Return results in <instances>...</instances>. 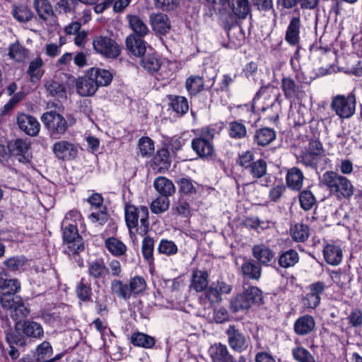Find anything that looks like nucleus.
Wrapping results in <instances>:
<instances>
[{
	"mask_svg": "<svg viewBox=\"0 0 362 362\" xmlns=\"http://www.w3.org/2000/svg\"><path fill=\"white\" fill-rule=\"evenodd\" d=\"M21 288V283L16 279L9 278L5 271L0 272V290H7V292L0 293V305L10 312L13 320L24 318L30 313L22 298L14 296Z\"/></svg>",
	"mask_w": 362,
	"mask_h": 362,
	"instance_id": "obj_1",
	"label": "nucleus"
},
{
	"mask_svg": "<svg viewBox=\"0 0 362 362\" xmlns=\"http://www.w3.org/2000/svg\"><path fill=\"white\" fill-rule=\"evenodd\" d=\"M322 184L329 192L339 199L349 198L354 194L351 182L334 171L325 172L320 178Z\"/></svg>",
	"mask_w": 362,
	"mask_h": 362,
	"instance_id": "obj_2",
	"label": "nucleus"
},
{
	"mask_svg": "<svg viewBox=\"0 0 362 362\" xmlns=\"http://www.w3.org/2000/svg\"><path fill=\"white\" fill-rule=\"evenodd\" d=\"M262 291L256 286H250L231 298L230 307L233 313L245 311L253 305L262 303Z\"/></svg>",
	"mask_w": 362,
	"mask_h": 362,
	"instance_id": "obj_3",
	"label": "nucleus"
},
{
	"mask_svg": "<svg viewBox=\"0 0 362 362\" xmlns=\"http://www.w3.org/2000/svg\"><path fill=\"white\" fill-rule=\"evenodd\" d=\"M146 286L145 279L139 276L132 278L129 284H124L120 280H114L111 283L112 293L123 300H129L132 294L138 295L143 293Z\"/></svg>",
	"mask_w": 362,
	"mask_h": 362,
	"instance_id": "obj_4",
	"label": "nucleus"
},
{
	"mask_svg": "<svg viewBox=\"0 0 362 362\" xmlns=\"http://www.w3.org/2000/svg\"><path fill=\"white\" fill-rule=\"evenodd\" d=\"M41 121L52 136H62L66 133L70 125L74 124L76 119L69 118L68 121L59 113L51 110L43 113Z\"/></svg>",
	"mask_w": 362,
	"mask_h": 362,
	"instance_id": "obj_5",
	"label": "nucleus"
},
{
	"mask_svg": "<svg viewBox=\"0 0 362 362\" xmlns=\"http://www.w3.org/2000/svg\"><path fill=\"white\" fill-rule=\"evenodd\" d=\"M148 210L146 206L136 208L133 205L125 207V219L129 229L137 226L141 235H146L148 231Z\"/></svg>",
	"mask_w": 362,
	"mask_h": 362,
	"instance_id": "obj_6",
	"label": "nucleus"
},
{
	"mask_svg": "<svg viewBox=\"0 0 362 362\" xmlns=\"http://www.w3.org/2000/svg\"><path fill=\"white\" fill-rule=\"evenodd\" d=\"M331 109L341 119H349L356 112V98L352 92L347 95H337L332 98L330 104Z\"/></svg>",
	"mask_w": 362,
	"mask_h": 362,
	"instance_id": "obj_7",
	"label": "nucleus"
},
{
	"mask_svg": "<svg viewBox=\"0 0 362 362\" xmlns=\"http://www.w3.org/2000/svg\"><path fill=\"white\" fill-rule=\"evenodd\" d=\"M215 129L204 127L198 137L192 141V148L200 157H209L214 154Z\"/></svg>",
	"mask_w": 362,
	"mask_h": 362,
	"instance_id": "obj_8",
	"label": "nucleus"
},
{
	"mask_svg": "<svg viewBox=\"0 0 362 362\" xmlns=\"http://www.w3.org/2000/svg\"><path fill=\"white\" fill-rule=\"evenodd\" d=\"M232 291V286L223 281L212 283L206 288L204 294L199 297L200 303L206 307H211L213 304L221 301L223 294H228Z\"/></svg>",
	"mask_w": 362,
	"mask_h": 362,
	"instance_id": "obj_9",
	"label": "nucleus"
},
{
	"mask_svg": "<svg viewBox=\"0 0 362 362\" xmlns=\"http://www.w3.org/2000/svg\"><path fill=\"white\" fill-rule=\"evenodd\" d=\"M63 226L66 252L69 255L78 254L83 250L84 245L81 237L78 235L76 226L72 223H67Z\"/></svg>",
	"mask_w": 362,
	"mask_h": 362,
	"instance_id": "obj_10",
	"label": "nucleus"
},
{
	"mask_svg": "<svg viewBox=\"0 0 362 362\" xmlns=\"http://www.w3.org/2000/svg\"><path fill=\"white\" fill-rule=\"evenodd\" d=\"M93 47L95 52L108 59H116L121 52L119 44L107 36H97L93 40Z\"/></svg>",
	"mask_w": 362,
	"mask_h": 362,
	"instance_id": "obj_11",
	"label": "nucleus"
},
{
	"mask_svg": "<svg viewBox=\"0 0 362 362\" xmlns=\"http://www.w3.org/2000/svg\"><path fill=\"white\" fill-rule=\"evenodd\" d=\"M65 76L67 77L66 86L68 88H71L75 86L77 93L81 96L93 95L98 89L97 86L98 83H95V81H94L93 76H91L89 70L84 76L77 79L72 76L65 75Z\"/></svg>",
	"mask_w": 362,
	"mask_h": 362,
	"instance_id": "obj_12",
	"label": "nucleus"
},
{
	"mask_svg": "<svg viewBox=\"0 0 362 362\" xmlns=\"http://www.w3.org/2000/svg\"><path fill=\"white\" fill-rule=\"evenodd\" d=\"M322 159H327L322 144L320 141L314 140L309 143L308 149L300 156L299 162L306 167L317 168Z\"/></svg>",
	"mask_w": 362,
	"mask_h": 362,
	"instance_id": "obj_13",
	"label": "nucleus"
},
{
	"mask_svg": "<svg viewBox=\"0 0 362 362\" xmlns=\"http://www.w3.org/2000/svg\"><path fill=\"white\" fill-rule=\"evenodd\" d=\"M15 328L19 335L30 339H41L45 334L42 325L31 320H19Z\"/></svg>",
	"mask_w": 362,
	"mask_h": 362,
	"instance_id": "obj_14",
	"label": "nucleus"
},
{
	"mask_svg": "<svg viewBox=\"0 0 362 362\" xmlns=\"http://www.w3.org/2000/svg\"><path fill=\"white\" fill-rule=\"evenodd\" d=\"M228 343L235 351L241 353L247 349L249 345V337H247L235 325H229L226 330Z\"/></svg>",
	"mask_w": 362,
	"mask_h": 362,
	"instance_id": "obj_15",
	"label": "nucleus"
},
{
	"mask_svg": "<svg viewBox=\"0 0 362 362\" xmlns=\"http://www.w3.org/2000/svg\"><path fill=\"white\" fill-rule=\"evenodd\" d=\"M52 149L55 156L62 160H74L77 157L78 153V146L66 140L55 142Z\"/></svg>",
	"mask_w": 362,
	"mask_h": 362,
	"instance_id": "obj_16",
	"label": "nucleus"
},
{
	"mask_svg": "<svg viewBox=\"0 0 362 362\" xmlns=\"http://www.w3.org/2000/svg\"><path fill=\"white\" fill-rule=\"evenodd\" d=\"M16 123L18 128L25 134L36 136L40 130V124L37 119L30 115L21 113L17 115Z\"/></svg>",
	"mask_w": 362,
	"mask_h": 362,
	"instance_id": "obj_17",
	"label": "nucleus"
},
{
	"mask_svg": "<svg viewBox=\"0 0 362 362\" xmlns=\"http://www.w3.org/2000/svg\"><path fill=\"white\" fill-rule=\"evenodd\" d=\"M325 285L322 281L313 283L309 286V293L303 298L302 303L306 308L314 309L320 303V296L324 292Z\"/></svg>",
	"mask_w": 362,
	"mask_h": 362,
	"instance_id": "obj_18",
	"label": "nucleus"
},
{
	"mask_svg": "<svg viewBox=\"0 0 362 362\" xmlns=\"http://www.w3.org/2000/svg\"><path fill=\"white\" fill-rule=\"evenodd\" d=\"M149 23L152 30L158 35H166L171 30L169 17L163 13H153L149 16Z\"/></svg>",
	"mask_w": 362,
	"mask_h": 362,
	"instance_id": "obj_19",
	"label": "nucleus"
},
{
	"mask_svg": "<svg viewBox=\"0 0 362 362\" xmlns=\"http://www.w3.org/2000/svg\"><path fill=\"white\" fill-rule=\"evenodd\" d=\"M30 143L26 140L16 139L11 146V153L18 157V160L22 163H28L30 160Z\"/></svg>",
	"mask_w": 362,
	"mask_h": 362,
	"instance_id": "obj_20",
	"label": "nucleus"
},
{
	"mask_svg": "<svg viewBox=\"0 0 362 362\" xmlns=\"http://www.w3.org/2000/svg\"><path fill=\"white\" fill-rule=\"evenodd\" d=\"M209 354L212 362H235L226 345L221 343L211 345L209 349Z\"/></svg>",
	"mask_w": 362,
	"mask_h": 362,
	"instance_id": "obj_21",
	"label": "nucleus"
},
{
	"mask_svg": "<svg viewBox=\"0 0 362 362\" xmlns=\"http://www.w3.org/2000/svg\"><path fill=\"white\" fill-rule=\"evenodd\" d=\"M315 327V320L310 315L299 317L293 324V330L298 335L304 336L312 332Z\"/></svg>",
	"mask_w": 362,
	"mask_h": 362,
	"instance_id": "obj_22",
	"label": "nucleus"
},
{
	"mask_svg": "<svg viewBox=\"0 0 362 362\" xmlns=\"http://www.w3.org/2000/svg\"><path fill=\"white\" fill-rule=\"evenodd\" d=\"M141 37L131 34L127 37L125 40L127 50L139 57H143L146 51V43Z\"/></svg>",
	"mask_w": 362,
	"mask_h": 362,
	"instance_id": "obj_23",
	"label": "nucleus"
},
{
	"mask_svg": "<svg viewBox=\"0 0 362 362\" xmlns=\"http://www.w3.org/2000/svg\"><path fill=\"white\" fill-rule=\"evenodd\" d=\"M301 20L299 16L291 18L287 27L285 40L291 45H296L299 42Z\"/></svg>",
	"mask_w": 362,
	"mask_h": 362,
	"instance_id": "obj_24",
	"label": "nucleus"
},
{
	"mask_svg": "<svg viewBox=\"0 0 362 362\" xmlns=\"http://www.w3.org/2000/svg\"><path fill=\"white\" fill-rule=\"evenodd\" d=\"M284 96L288 99H299L303 94L301 86L290 77H284L281 84Z\"/></svg>",
	"mask_w": 362,
	"mask_h": 362,
	"instance_id": "obj_25",
	"label": "nucleus"
},
{
	"mask_svg": "<svg viewBox=\"0 0 362 362\" xmlns=\"http://www.w3.org/2000/svg\"><path fill=\"white\" fill-rule=\"evenodd\" d=\"M323 255L326 262L333 266L339 264L343 258L342 250L336 244H327L324 247Z\"/></svg>",
	"mask_w": 362,
	"mask_h": 362,
	"instance_id": "obj_26",
	"label": "nucleus"
},
{
	"mask_svg": "<svg viewBox=\"0 0 362 362\" xmlns=\"http://www.w3.org/2000/svg\"><path fill=\"white\" fill-rule=\"evenodd\" d=\"M279 95L278 90L274 88H268L264 90L261 94V95L256 96L254 98V104L253 107L257 103H262L264 100L267 99V96H269V99L267 106H263L262 107V111H266L270 107L271 108H279V105H276V100L278 98V95Z\"/></svg>",
	"mask_w": 362,
	"mask_h": 362,
	"instance_id": "obj_27",
	"label": "nucleus"
},
{
	"mask_svg": "<svg viewBox=\"0 0 362 362\" xmlns=\"http://www.w3.org/2000/svg\"><path fill=\"white\" fill-rule=\"evenodd\" d=\"M209 274L206 271L196 269L192 274L190 288L197 292L204 291L209 284Z\"/></svg>",
	"mask_w": 362,
	"mask_h": 362,
	"instance_id": "obj_28",
	"label": "nucleus"
},
{
	"mask_svg": "<svg viewBox=\"0 0 362 362\" xmlns=\"http://www.w3.org/2000/svg\"><path fill=\"white\" fill-rule=\"evenodd\" d=\"M303 173L299 168L293 167L288 170L286 181L290 189L300 190L303 186Z\"/></svg>",
	"mask_w": 362,
	"mask_h": 362,
	"instance_id": "obj_29",
	"label": "nucleus"
},
{
	"mask_svg": "<svg viewBox=\"0 0 362 362\" xmlns=\"http://www.w3.org/2000/svg\"><path fill=\"white\" fill-rule=\"evenodd\" d=\"M170 153L167 149L163 148L157 151L152 163L153 170L158 173L167 170L170 166Z\"/></svg>",
	"mask_w": 362,
	"mask_h": 362,
	"instance_id": "obj_30",
	"label": "nucleus"
},
{
	"mask_svg": "<svg viewBox=\"0 0 362 362\" xmlns=\"http://www.w3.org/2000/svg\"><path fill=\"white\" fill-rule=\"evenodd\" d=\"M33 7L38 17L43 21H47L54 14L52 6L48 0H34Z\"/></svg>",
	"mask_w": 362,
	"mask_h": 362,
	"instance_id": "obj_31",
	"label": "nucleus"
},
{
	"mask_svg": "<svg viewBox=\"0 0 362 362\" xmlns=\"http://www.w3.org/2000/svg\"><path fill=\"white\" fill-rule=\"evenodd\" d=\"M91 76H93L98 88L100 86H107L110 85L113 78V74L106 69L100 68H90L89 69Z\"/></svg>",
	"mask_w": 362,
	"mask_h": 362,
	"instance_id": "obj_32",
	"label": "nucleus"
},
{
	"mask_svg": "<svg viewBox=\"0 0 362 362\" xmlns=\"http://www.w3.org/2000/svg\"><path fill=\"white\" fill-rule=\"evenodd\" d=\"M153 186L160 194L165 197L171 196L175 191V187L173 182L162 176L155 179Z\"/></svg>",
	"mask_w": 362,
	"mask_h": 362,
	"instance_id": "obj_33",
	"label": "nucleus"
},
{
	"mask_svg": "<svg viewBox=\"0 0 362 362\" xmlns=\"http://www.w3.org/2000/svg\"><path fill=\"white\" fill-rule=\"evenodd\" d=\"M254 257L263 264H267L274 258V253L271 249L261 244L255 245L252 248Z\"/></svg>",
	"mask_w": 362,
	"mask_h": 362,
	"instance_id": "obj_34",
	"label": "nucleus"
},
{
	"mask_svg": "<svg viewBox=\"0 0 362 362\" xmlns=\"http://www.w3.org/2000/svg\"><path fill=\"white\" fill-rule=\"evenodd\" d=\"M254 138L257 145L267 146L276 139V132L271 128H262L256 131Z\"/></svg>",
	"mask_w": 362,
	"mask_h": 362,
	"instance_id": "obj_35",
	"label": "nucleus"
},
{
	"mask_svg": "<svg viewBox=\"0 0 362 362\" xmlns=\"http://www.w3.org/2000/svg\"><path fill=\"white\" fill-rule=\"evenodd\" d=\"M127 19L129 26L134 31V35L138 37H144L148 33L149 30L148 26L139 16L135 15H129L127 16Z\"/></svg>",
	"mask_w": 362,
	"mask_h": 362,
	"instance_id": "obj_36",
	"label": "nucleus"
},
{
	"mask_svg": "<svg viewBox=\"0 0 362 362\" xmlns=\"http://www.w3.org/2000/svg\"><path fill=\"white\" fill-rule=\"evenodd\" d=\"M47 92L51 96L63 97L66 93V88L64 84L59 82L57 76L54 78L47 80L45 84Z\"/></svg>",
	"mask_w": 362,
	"mask_h": 362,
	"instance_id": "obj_37",
	"label": "nucleus"
},
{
	"mask_svg": "<svg viewBox=\"0 0 362 362\" xmlns=\"http://www.w3.org/2000/svg\"><path fill=\"white\" fill-rule=\"evenodd\" d=\"M106 249L114 256H122L127 251V246L119 239L111 237L105 241Z\"/></svg>",
	"mask_w": 362,
	"mask_h": 362,
	"instance_id": "obj_38",
	"label": "nucleus"
},
{
	"mask_svg": "<svg viewBox=\"0 0 362 362\" xmlns=\"http://www.w3.org/2000/svg\"><path fill=\"white\" fill-rule=\"evenodd\" d=\"M227 129L228 135L232 139H243L247 136V128L240 120L229 122Z\"/></svg>",
	"mask_w": 362,
	"mask_h": 362,
	"instance_id": "obj_39",
	"label": "nucleus"
},
{
	"mask_svg": "<svg viewBox=\"0 0 362 362\" xmlns=\"http://www.w3.org/2000/svg\"><path fill=\"white\" fill-rule=\"evenodd\" d=\"M169 105L179 115H183L189 110L188 102L186 98L178 95L169 96Z\"/></svg>",
	"mask_w": 362,
	"mask_h": 362,
	"instance_id": "obj_40",
	"label": "nucleus"
},
{
	"mask_svg": "<svg viewBox=\"0 0 362 362\" xmlns=\"http://www.w3.org/2000/svg\"><path fill=\"white\" fill-rule=\"evenodd\" d=\"M241 271L244 276L250 279H259L261 276V267L251 260L243 264Z\"/></svg>",
	"mask_w": 362,
	"mask_h": 362,
	"instance_id": "obj_41",
	"label": "nucleus"
},
{
	"mask_svg": "<svg viewBox=\"0 0 362 362\" xmlns=\"http://www.w3.org/2000/svg\"><path fill=\"white\" fill-rule=\"evenodd\" d=\"M107 271L103 259H97L88 264V274L95 279L104 278Z\"/></svg>",
	"mask_w": 362,
	"mask_h": 362,
	"instance_id": "obj_42",
	"label": "nucleus"
},
{
	"mask_svg": "<svg viewBox=\"0 0 362 362\" xmlns=\"http://www.w3.org/2000/svg\"><path fill=\"white\" fill-rule=\"evenodd\" d=\"M27 259L24 256H14L7 258L4 262V265L8 271L21 272L26 265Z\"/></svg>",
	"mask_w": 362,
	"mask_h": 362,
	"instance_id": "obj_43",
	"label": "nucleus"
},
{
	"mask_svg": "<svg viewBox=\"0 0 362 362\" xmlns=\"http://www.w3.org/2000/svg\"><path fill=\"white\" fill-rule=\"evenodd\" d=\"M131 341L134 345L145 349H150L155 344L153 337L141 332L133 334L131 337Z\"/></svg>",
	"mask_w": 362,
	"mask_h": 362,
	"instance_id": "obj_44",
	"label": "nucleus"
},
{
	"mask_svg": "<svg viewBox=\"0 0 362 362\" xmlns=\"http://www.w3.org/2000/svg\"><path fill=\"white\" fill-rule=\"evenodd\" d=\"M234 14L240 18H245L250 11L248 0H230Z\"/></svg>",
	"mask_w": 362,
	"mask_h": 362,
	"instance_id": "obj_45",
	"label": "nucleus"
},
{
	"mask_svg": "<svg viewBox=\"0 0 362 362\" xmlns=\"http://www.w3.org/2000/svg\"><path fill=\"white\" fill-rule=\"evenodd\" d=\"M299 256L296 251L289 250L279 256V264L284 268L293 267L298 262Z\"/></svg>",
	"mask_w": 362,
	"mask_h": 362,
	"instance_id": "obj_46",
	"label": "nucleus"
},
{
	"mask_svg": "<svg viewBox=\"0 0 362 362\" xmlns=\"http://www.w3.org/2000/svg\"><path fill=\"white\" fill-rule=\"evenodd\" d=\"M8 55L16 62H23L28 57V50L20 43L14 42L8 47Z\"/></svg>",
	"mask_w": 362,
	"mask_h": 362,
	"instance_id": "obj_47",
	"label": "nucleus"
},
{
	"mask_svg": "<svg viewBox=\"0 0 362 362\" xmlns=\"http://www.w3.org/2000/svg\"><path fill=\"white\" fill-rule=\"evenodd\" d=\"M140 64L147 71L153 73L160 68L161 61L156 54H148L141 59Z\"/></svg>",
	"mask_w": 362,
	"mask_h": 362,
	"instance_id": "obj_48",
	"label": "nucleus"
},
{
	"mask_svg": "<svg viewBox=\"0 0 362 362\" xmlns=\"http://www.w3.org/2000/svg\"><path fill=\"white\" fill-rule=\"evenodd\" d=\"M185 87L189 94L196 95L204 88L203 78L199 76H191L187 78Z\"/></svg>",
	"mask_w": 362,
	"mask_h": 362,
	"instance_id": "obj_49",
	"label": "nucleus"
},
{
	"mask_svg": "<svg viewBox=\"0 0 362 362\" xmlns=\"http://www.w3.org/2000/svg\"><path fill=\"white\" fill-rule=\"evenodd\" d=\"M43 61L40 57H36L30 62L28 74L33 81L40 80L42 76L43 71L41 69Z\"/></svg>",
	"mask_w": 362,
	"mask_h": 362,
	"instance_id": "obj_50",
	"label": "nucleus"
},
{
	"mask_svg": "<svg viewBox=\"0 0 362 362\" xmlns=\"http://www.w3.org/2000/svg\"><path fill=\"white\" fill-rule=\"evenodd\" d=\"M13 16L19 22H28L32 19L33 13L26 6L21 5L13 7Z\"/></svg>",
	"mask_w": 362,
	"mask_h": 362,
	"instance_id": "obj_51",
	"label": "nucleus"
},
{
	"mask_svg": "<svg viewBox=\"0 0 362 362\" xmlns=\"http://www.w3.org/2000/svg\"><path fill=\"white\" fill-rule=\"evenodd\" d=\"M292 355L298 362H316L311 353L303 346H297L293 349Z\"/></svg>",
	"mask_w": 362,
	"mask_h": 362,
	"instance_id": "obj_52",
	"label": "nucleus"
},
{
	"mask_svg": "<svg viewBox=\"0 0 362 362\" xmlns=\"http://www.w3.org/2000/svg\"><path fill=\"white\" fill-rule=\"evenodd\" d=\"M153 248L154 241L153 238L145 237L142 242L141 252L144 258L148 261L149 264L153 262Z\"/></svg>",
	"mask_w": 362,
	"mask_h": 362,
	"instance_id": "obj_53",
	"label": "nucleus"
},
{
	"mask_svg": "<svg viewBox=\"0 0 362 362\" xmlns=\"http://www.w3.org/2000/svg\"><path fill=\"white\" fill-rule=\"evenodd\" d=\"M267 163L259 159L254 161L250 167L248 168L249 173L255 178H261L267 173Z\"/></svg>",
	"mask_w": 362,
	"mask_h": 362,
	"instance_id": "obj_54",
	"label": "nucleus"
},
{
	"mask_svg": "<svg viewBox=\"0 0 362 362\" xmlns=\"http://www.w3.org/2000/svg\"><path fill=\"white\" fill-rule=\"evenodd\" d=\"M170 205L168 197L161 196L153 200L151 204V210L153 214H161L168 210Z\"/></svg>",
	"mask_w": 362,
	"mask_h": 362,
	"instance_id": "obj_55",
	"label": "nucleus"
},
{
	"mask_svg": "<svg viewBox=\"0 0 362 362\" xmlns=\"http://www.w3.org/2000/svg\"><path fill=\"white\" fill-rule=\"evenodd\" d=\"M53 354V349L51 344L47 341H44L38 344L35 350L34 355L37 360L50 357Z\"/></svg>",
	"mask_w": 362,
	"mask_h": 362,
	"instance_id": "obj_56",
	"label": "nucleus"
},
{
	"mask_svg": "<svg viewBox=\"0 0 362 362\" xmlns=\"http://www.w3.org/2000/svg\"><path fill=\"white\" fill-rule=\"evenodd\" d=\"M139 148L142 157L150 156L155 150L154 143L149 137H142L139 141Z\"/></svg>",
	"mask_w": 362,
	"mask_h": 362,
	"instance_id": "obj_57",
	"label": "nucleus"
},
{
	"mask_svg": "<svg viewBox=\"0 0 362 362\" xmlns=\"http://www.w3.org/2000/svg\"><path fill=\"white\" fill-rule=\"evenodd\" d=\"M300 206L305 211H308L315 204L316 199L313 193L308 190H304L299 194Z\"/></svg>",
	"mask_w": 362,
	"mask_h": 362,
	"instance_id": "obj_58",
	"label": "nucleus"
},
{
	"mask_svg": "<svg viewBox=\"0 0 362 362\" xmlns=\"http://www.w3.org/2000/svg\"><path fill=\"white\" fill-rule=\"evenodd\" d=\"M291 235L296 241L303 242L309 236L308 227L304 224H296L291 229Z\"/></svg>",
	"mask_w": 362,
	"mask_h": 362,
	"instance_id": "obj_59",
	"label": "nucleus"
},
{
	"mask_svg": "<svg viewBox=\"0 0 362 362\" xmlns=\"http://www.w3.org/2000/svg\"><path fill=\"white\" fill-rule=\"evenodd\" d=\"M177 250L176 244L173 241L166 239H162L158 247V252L166 255H175Z\"/></svg>",
	"mask_w": 362,
	"mask_h": 362,
	"instance_id": "obj_60",
	"label": "nucleus"
},
{
	"mask_svg": "<svg viewBox=\"0 0 362 362\" xmlns=\"http://www.w3.org/2000/svg\"><path fill=\"white\" fill-rule=\"evenodd\" d=\"M76 294L81 300H89L91 296V288L81 281L77 286Z\"/></svg>",
	"mask_w": 362,
	"mask_h": 362,
	"instance_id": "obj_61",
	"label": "nucleus"
},
{
	"mask_svg": "<svg viewBox=\"0 0 362 362\" xmlns=\"http://www.w3.org/2000/svg\"><path fill=\"white\" fill-rule=\"evenodd\" d=\"M88 219L92 223L102 226L107 221L108 215L104 210H100L99 211L92 212L88 216Z\"/></svg>",
	"mask_w": 362,
	"mask_h": 362,
	"instance_id": "obj_62",
	"label": "nucleus"
},
{
	"mask_svg": "<svg viewBox=\"0 0 362 362\" xmlns=\"http://www.w3.org/2000/svg\"><path fill=\"white\" fill-rule=\"evenodd\" d=\"M77 2L76 0H59L57 4V9L60 13H71L75 11Z\"/></svg>",
	"mask_w": 362,
	"mask_h": 362,
	"instance_id": "obj_63",
	"label": "nucleus"
},
{
	"mask_svg": "<svg viewBox=\"0 0 362 362\" xmlns=\"http://www.w3.org/2000/svg\"><path fill=\"white\" fill-rule=\"evenodd\" d=\"M349 323L353 327L362 326V311L361 309H353L350 315L347 317Z\"/></svg>",
	"mask_w": 362,
	"mask_h": 362,
	"instance_id": "obj_64",
	"label": "nucleus"
}]
</instances>
